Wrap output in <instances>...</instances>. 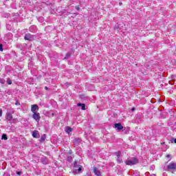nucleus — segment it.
Wrapping results in <instances>:
<instances>
[{"mask_svg": "<svg viewBox=\"0 0 176 176\" xmlns=\"http://www.w3.org/2000/svg\"><path fill=\"white\" fill-rule=\"evenodd\" d=\"M125 163L127 166H134V164H137L138 163V160L136 158H132L131 160H127Z\"/></svg>", "mask_w": 176, "mask_h": 176, "instance_id": "nucleus-1", "label": "nucleus"}, {"mask_svg": "<svg viewBox=\"0 0 176 176\" xmlns=\"http://www.w3.org/2000/svg\"><path fill=\"white\" fill-rule=\"evenodd\" d=\"M25 41H35V37L31 34H26L24 36Z\"/></svg>", "mask_w": 176, "mask_h": 176, "instance_id": "nucleus-2", "label": "nucleus"}, {"mask_svg": "<svg viewBox=\"0 0 176 176\" xmlns=\"http://www.w3.org/2000/svg\"><path fill=\"white\" fill-rule=\"evenodd\" d=\"M32 118L37 122V123H39V121L41 120V115L39 113H33Z\"/></svg>", "mask_w": 176, "mask_h": 176, "instance_id": "nucleus-3", "label": "nucleus"}, {"mask_svg": "<svg viewBox=\"0 0 176 176\" xmlns=\"http://www.w3.org/2000/svg\"><path fill=\"white\" fill-rule=\"evenodd\" d=\"M36 111H39V107L37 104H33L31 107V111L32 113H36Z\"/></svg>", "mask_w": 176, "mask_h": 176, "instance_id": "nucleus-4", "label": "nucleus"}, {"mask_svg": "<svg viewBox=\"0 0 176 176\" xmlns=\"http://www.w3.org/2000/svg\"><path fill=\"white\" fill-rule=\"evenodd\" d=\"M168 168L169 170H176V164L174 163H170L168 165Z\"/></svg>", "mask_w": 176, "mask_h": 176, "instance_id": "nucleus-5", "label": "nucleus"}, {"mask_svg": "<svg viewBox=\"0 0 176 176\" xmlns=\"http://www.w3.org/2000/svg\"><path fill=\"white\" fill-rule=\"evenodd\" d=\"M115 129H117V130H123V126H122V124L117 123L114 124Z\"/></svg>", "mask_w": 176, "mask_h": 176, "instance_id": "nucleus-6", "label": "nucleus"}, {"mask_svg": "<svg viewBox=\"0 0 176 176\" xmlns=\"http://www.w3.org/2000/svg\"><path fill=\"white\" fill-rule=\"evenodd\" d=\"M32 137L34 138H38L39 137V132L38 131H34L32 132Z\"/></svg>", "mask_w": 176, "mask_h": 176, "instance_id": "nucleus-7", "label": "nucleus"}, {"mask_svg": "<svg viewBox=\"0 0 176 176\" xmlns=\"http://www.w3.org/2000/svg\"><path fill=\"white\" fill-rule=\"evenodd\" d=\"M94 173L97 176H101V173L97 169V168H94Z\"/></svg>", "mask_w": 176, "mask_h": 176, "instance_id": "nucleus-8", "label": "nucleus"}, {"mask_svg": "<svg viewBox=\"0 0 176 176\" xmlns=\"http://www.w3.org/2000/svg\"><path fill=\"white\" fill-rule=\"evenodd\" d=\"M6 119L9 122H10V120H12V119H13V116L10 113H8L6 116Z\"/></svg>", "mask_w": 176, "mask_h": 176, "instance_id": "nucleus-9", "label": "nucleus"}, {"mask_svg": "<svg viewBox=\"0 0 176 176\" xmlns=\"http://www.w3.org/2000/svg\"><path fill=\"white\" fill-rule=\"evenodd\" d=\"M65 131H66L67 133V134H69V133H71V131H72V128H71L69 126H67L65 129Z\"/></svg>", "mask_w": 176, "mask_h": 176, "instance_id": "nucleus-10", "label": "nucleus"}, {"mask_svg": "<svg viewBox=\"0 0 176 176\" xmlns=\"http://www.w3.org/2000/svg\"><path fill=\"white\" fill-rule=\"evenodd\" d=\"M117 157L119 159V157H120V156H122V153H120V151H117L114 153Z\"/></svg>", "mask_w": 176, "mask_h": 176, "instance_id": "nucleus-11", "label": "nucleus"}, {"mask_svg": "<svg viewBox=\"0 0 176 176\" xmlns=\"http://www.w3.org/2000/svg\"><path fill=\"white\" fill-rule=\"evenodd\" d=\"M46 140V136L44 135L43 137H41V142H45V140Z\"/></svg>", "mask_w": 176, "mask_h": 176, "instance_id": "nucleus-12", "label": "nucleus"}, {"mask_svg": "<svg viewBox=\"0 0 176 176\" xmlns=\"http://www.w3.org/2000/svg\"><path fill=\"white\" fill-rule=\"evenodd\" d=\"M2 140H5V141H6V140H8V136H6V134L2 135Z\"/></svg>", "mask_w": 176, "mask_h": 176, "instance_id": "nucleus-13", "label": "nucleus"}, {"mask_svg": "<svg viewBox=\"0 0 176 176\" xmlns=\"http://www.w3.org/2000/svg\"><path fill=\"white\" fill-rule=\"evenodd\" d=\"M81 107H82L81 109L82 111H85L86 109V105L85 104H82V106H81Z\"/></svg>", "mask_w": 176, "mask_h": 176, "instance_id": "nucleus-14", "label": "nucleus"}, {"mask_svg": "<svg viewBox=\"0 0 176 176\" xmlns=\"http://www.w3.org/2000/svg\"><path fill=\"white\" fill-rule=\"evenodd\" d=\"M69 57H71V54L67 53L65 57V58H69Z\"/></svg>", "mask_w": 176, "mask_h": 176, "instance_id": "nucleus-15", "label": "nucleus"}, {"mask_svg": "<svg viewBox=\"0 0 176 176\" xmlns=\"http://www.w3.org/2000/svg\"><path fill=\"white\" fill-rule=\"evenodd\" d=\"M5 82L6 81L4 79H0V83H1L2 85H4Z\"/></svg>", "mask_w": 176, "mask_h": 176, "instance_id": "nucleus-16", "label": "nucleus"}, {"mask_svg": "<svg viewBox=\"0 0 176 176\" xmlns=\"http://www.w3.org/2000/svg\"><path fill=\"white\" fill-rule=\"evenodd\" d=\"M7 83H8V85H12V80L8 79Z\"/></svg>", "mask_w": 176, "mask_h": 176, "instance_id": "nucleus-17", "label": "nucleus"}, {"mask_svg": "<svg viewBox=\"0 0 176 176\" xmlns=\"http://www.w3.org/2000/svg\"><path fill=\"white\" fill-rule=\"evenodd\" d=\"M2 44H0V52H3V48H2Z\"/></svg>", "mask_w": 176, "mask_h": 176, "instance_id": "nucleus-18", "label": "nucleus"}, {"mask_svg": "<svg viewBox=\"0 0 176 176\" xmlns=\"http://www.w3.org/2000/svg\"><path fill=\"white\" fill-rule=\"evenodd\" d=\"M15 105H19V106H20V102L16 101V102H15Z\"/></svg>", "mask_w": 176, "mask_h": 176, "instance_id": "nucleus-19", "label": "nucleus"}, {"mask_svg": "<svg viewBox=\"0 0 176 176\" xmlns=\"http://www.w3.org/2000/svg\"><path fill=\"white\" fill-rule=\"evenodd\" d=\"M82 105H83V104H82V103H78V104H77L78 107H82Z\"/></svg>", "mask_w": 176, "mask_h": 176, "instance_id": "nucleus-20", "label": "nucleus"}, {"mask_svg": "<svg viewBox=\"0 0 176 176\" xmlns=\"http://www.w3.org/2000/svg\"><path fill=\"white\" fill-rule=\"evenodd\" d=\"M43 164H47V160H45V162H43Z\"/></svg>", "mask_w": 176, "mask_h": 176, "instance_id": "nucleus-21", "label": "nucleus"}, {"mask_svg": "<svg viewBox=\"0 0 176 176\" xmlns=\"http://www.w3.org/2000/svg\"><path fill=\"white\" fill-rule=\"evenodd\" d=\"M2 113H3V111H2V110L0 109V118H1V116H2Z\"/></svg>", "mask_w": 176, "mask_h": 176, "instance_id": "nucleus-22", "label": "nucleus"}, {"mask_svg": "<svg viewBox=\"0 0 176 176\" xmlns=\"http://www.w3.org/2000/svg\"><path fill=\"white\" fill-rule=\"evenodd\" d=\"M166 157H168V159H170V157H171V155L168 154L166 155Z\"/></svg>", "mask_w": 176, "mask_h": 176, "instance_id": "nucleus-23", "label": "nucleus"}, {"mask_svg": "<svg viewBox=\"0 0 176 176\" xmlns=\"http://www.w3.org/2000/svg\"><path fill=\"white\" fill-rule=\"evenodd\" d=\"M76 10H79V6H76Z\"/></svg>", "mask_w": 176, "mask_h": 176, "instance_id": "nucleus-24", "label": "nucleus"}, {"mask_svg": "<svg viewBox=\"0 0 176 176\" xmlns=\"http://www.w3.org/2000/svg\"><path fill=\"white\" fill-rule=\"evenodd\" d=\"M118 162L119 163H122V160L118 159Z\"/></svg>", "mask_w": 176, "mask_h": 176, "instance_id": "nucleus-25", "label": "nucleus"}, {"mask_svg": "<svg viewBox=\"0 0 176 176\" xmlns=\"http://www.w3.org/2000/svg\"><path fill=\"white\" fill-rule=\"evenodd\" d=\"M78 171H82V168L81 167H79L78 169Z\"/></svg>", "mask_w": 176, "mask_h": 176, "instance_id": "nucleus-26", "label": "nucleus"}, {"mask_svg": "<svg viewBox=\"0 0 176 176\" xmlns=\"http://www.w3.org/2000/svg\"><path fill=\"white\" fill-rule=\"evenodd\" d=\"M16 174H17L18 175H21V172H17Z\"/></svg>", "mask_w": 176, "mask_h": 176, "instance_id": "nucleus-27", "label": "nucleus"}, {"mask_svg": "<svg viewBox=\"0 0 176 176\" xmlns=\"http://www.w3.org/2000/svg\"><path fill=\"white\" fill-rule=\"evenodd\" d=\"M45 90H49V88L47 87H45Z\"/></svg>", "mask_w": 176, "mask_h": 176, "instance_id": "nucleus-28", "label": "nucleus"}, {"mask_svg": "<svg viewBox=\"0 0 176 176\" xmlns=\"http://www.w3.org/2000/svg\"><path fill=\"white\" fill-rule=\"evenodd\" d=\"M174 142L175 144H176V138L174 140Z\"/></svg>", "mask_w": 176, "mask_h": 176, "instance_id": "nucleus-29", "label": "nucleus"}, {"mask_svg": "<svg viewBox=\"0 0 176 176\" xmlns=\"http://www.w3.org/2000/svg\"><path fill=\"white\" fill-rule=\"evenodd\" d=\"M151 176H156L155 175H151Z\"/></svg>", "mask_w": 176, "mask_h": 176, "instance_id": "nucleus-30", "label": "nucleus"}, {"mask_svg": "<svg viewBox=\"0 0 176 176\" xmlns=\"http://www.w3.org/2000/svg\"><path fill=\"white\" fill-rule=\"evenodd\" d=\"M120 5H122V3H120Z\"/></svg>", "mask_w": 176, "mask_h": 176, "instance_id": "nucleus-31", "label": "nucleus"}]
</instances>
